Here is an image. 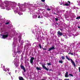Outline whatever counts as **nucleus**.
<instances>
[{
  "label": "nucleus",
  "instance_id": "obj_1",
  "mask_svg": "<svg viewBox=\"0 0 80 80\" xmlns=\"http://www.w3.org/2000/svg\"><path fill=\"white\" fill-rule=\"evenodd\" d=\"M66 57L67 59V60H71V62L72 63V65H73V66H74V67H76V65H75V62H73L72 59H69V58H68V56H66Z\"/></svg>",
  "mask_w": 80,
  "mask_h": 80
},
{
  "label": "nucleus",
  "instance_id": "obj_2",
  "mask_svg": "<svg viewBox=\"0 0 80 80\" xmlns=\"http://www.w3.org/2000/svg\"><path fill=\"white\" fill-rule=\"evenodd\" d=\"M4 35L2 36V38L5 39V38H7L8 37V32H4Z\"/></svg>",
  "mask_w": 80,
  "mask_h": 80
},
{
  "label": "nucleus",
  "instance_id": "obj_3",
  "mask_svg": "<svg viewBox=\"0 0 80 80\" xmlns=\"http://www.w3.org/2000/svg\"><path fill=\"white\" fill-rule=\"evenodd\" d=\"M20 67H21V68L23 70L24 72H26V69H25V67H24V66L22 65V64H21Z\"/></svg>",
  "mask_w": 80,
  "mask_h": 80
},
{
  "label": "nucleus",
  "instance_id": "obj_4",
  "mask_svg": "<svg viewBox=\"0 0 80 80\" xmlns=\"http://www.w3.org/2000/svg\"><path fill=\"white\" fill-rule=\"evenodd\" d=\"M42 68H44V69H45V70H47V71H48L49 69H48V68H47V67H45V66L43 65V64L42 65Z\"/></svg>",
  "mask_w": 80,
  "mask_h": 80
},
{
  "label": "nucleus",
  "instance_id": "obj_5",
  "mask_svg": "<svg viewBox=\"0 0 80 80\" xmlns=\"http://www.w3.org/2000/svg\"><path fill=\"white\" fill-rule=\"evenodd\" d=\"M34 60V58L33 57H32L31 58L30 60V62L32 64H33Z\"/></svg>",
  "mask_w": 80,
  "mask_h": 80
},
{
  "label": "nucleus",
  "instance_id": "obj_6",
  "mask_svg": "<svg viewBox=\"0 0 80 80\" xmlns=\"http://www.w3.org/2000/svg\"><path fill=\"white\" fill-rule=\"evenodd\" d=\"M57 33L58 35L59 36H62L63 35V33L60 31H58V32H57Z\"/></svg>",
  "mask_w": 80,
  "mask_h": 80
},
{
  "label": "nucleus",
  "instance_id": "obj_7",
  "mask_svg": "<svg viewBox=\"0 0 80 80\" xmlns=\"http://www.w3.org/2000/svg\"><path fill=\"white\" fill-rule=\"evenodd\" d=\"M49 49L48 50V52H50V50H55V47H51L49 48Z\"/></svg>",
  "mask_w": 80,
  "mask_h": 80
},
{
  "label": "nucleus",
  "instance_id": "obj_8",
  "mask_svg": "<svg viewBox=\"0 0 80 80\" xmlns=\"http://www.w3.org/2000/svg\"><path fill=\"white\" fill-rule=\"evenodd\" d=\"M18 78L19 80H25L23 77H22L21 76H19L18 77Z\"/></svg>",
  "mask_w": 80,
  "mask_h": 80
},
{
  "label": "nucleus",
  "instance_id": "obj_9",
  "mask_svg": "<svg viewBox=\"0 0 80 80\" xmlns=\"http://www.w3.org/2000/svg\"><path fill=\"white\" fill-rule=\"evenodd\" d=\"M68 72H66V73H65V77H69V75H68Z\"/></svg>",
  "mask_w": 80,
  "mask_h": 80
},
{
  "label": "nucleus",
  "instance_id": "obj_10",
  "mask_svg": "<svg viewBox=\"0 0 80 80\" xmlns=\"http://www.w3.org/2000/svg\"><path fill=\"white\" fill-rule=\"evenodd\" d=\"M36 69L38 70H41V68H39L38 67H36Z\"/></svg>",
  "mask_w": 80,
  "mask_h": 80
},
{
  "label": "nucleus",
  "instance_id": "obj_11",
  "mask_svg": "<svg viewBox=\"0 0 80 80\" xmlns=\"http://www.w3.org/2000/svg\"><path fill=\"white\" fill-rule=\"evenodd\" d=\"M61 58L62 60H65V58L64 56L61 57Z\"/></svg>",
  "mask_w": 80,
  "mask_h": 80
},
{
  "label": "nucleus",
  "instance_id": "obj_12",
  "mask_svg": "<svg viewBox=\"0 0 80 80\" xmlns=\"http://www.w3.org/2000/svg\"><path fill=\"white\" fill-rule=\"evenodd\" d=\"M70 54H71V55H73V53H71L70 52H69L68 53V55H70Z\"/></svg>",
  "mask_w": 80,
  "mask_h": 80
},
{
  "label": "nucleus",
  "instance_id": "obj_13",
  "mask_svg": "<svg viewBox=\"0 0 80 80\" xmlns=\"http://www.w3.org/2000/svg\"><path fill=\"white\" fill-rule=\"evenodd\" d=\"M4 3L5 4H7V3H8V2L7 1H5L4 2Z\"/></svg>",
  "mask_w": 80,
  "mask_h": 80
},
{
  "label": "nucleus",
  "instance_id": "obj_14",
  "mask_svg": "<svg viewBox=\"0 0 80 80\" xmlns=\"http://www.w3.org/2000/svg\"><path fill=\"white\" fill-rule=\"evenodd\" d=\"M22 51L19 50L17 51V53H20Z\"/></svg>",
  "mask_w": 80,
  "mask_h": 80
},
{
  "label": "nucleus",
  "instance_id": "obj_15",
  "mask_svg": "<svg viewBox=\"0 0 80 80\" xmlns=\"http://www.w3.org/2000/svg\"><path fill=\"white\" fill-rule=\"evenodd\" d=\"M59 63H63V61H62V60L59 61Z\"/></svg>",
  "mask_w": 80,
  "mask_h": 80
},
{
  "label": "nucleus",
  "instance_id": "obj_16",
  "mask_svg": "<svg viewBox=\"0 0 80 80\" xmlns=\"http://www.w3.org/2000/svg\"><path fill=\"white\" fill-rule=\"evenodd\" d=\"M64 6H69V4L68 3L65 4H64Z\"/></svg>",
  "mask_w": 80,
  "mask_h": 80
},
{
  "label": "nucleus",
  "instance_id": "obj_17",
  "mask_svg": "<svg viewBox=\"0 0 80 80\" xmlns=\"http://www.w3.org/2000/svg\"><path fill=\"white\" fill-rule=\"evenodd\" d=\"M76 19H80V16H79L78 17H77L76 18Z\"/></svg>",
  "mask_w": 80,
  "mask_h": 80
},
{
  "label": "nucleus",
  "instance_id": "obj_18",
  "mask_svg": "<svg viewBox=\"0 0 80 80\" xmlns=\"http://www.w3.org/2000/svg\"><path fill=\"white\" fill-rule=\"evenodd\" d=\"M18 37L19 38V39H21V38H22V37H21V36H19Z\"/></svg>",
  "mask_w": 80,
  "mask_h": 80
},
{
  "label": "nucleus",
  "instance_id": "obj_19",
  "mask_svg": "<svg viewBox=\"0 0 80 80\" xmlns=\"http://www.w3.org/2000/svg\"><path fill=\"white\" fill-rule=\"evenodd\" d=\"M47 64L48 65V66L51 65V63H47Z\"/></svg>",
  "mask_w": 80,
  "mask_h": 80
},
{
  "label": "nucleus",
  "instance_id": "obj_20",
  "mask_svg": "<svg viewBox=\"0 0 80 80\" xmlns=\"http://www.w3.org/2000/svg\"><path fill=\"white\" fill-rule=\"evenodd\" d=\"M47 10H48V11H50L51 10V9L50 8H48L47 9Z\"/></svg>",
  "mask_w": 80,
  "mask_h": 80
},
{
  "label": "nucleus",
  "instance_id": "obj_21",
  "mask_svg": "<svg viewBox=\"0 0 80 80\" xmlns=\"http://www.w3.org/2000/svg\"><path fill=\"white\" fill-rule=\"evenodd\" d=\"M39 47H40V48H42V46H41V45H40V44H39Z\"/></svg>",
  "mask_w": 80,
  "mask_h": 80
},
{
  "label": "nucleus",
  "instance_id": "obj_22",
  "mask_svg": "<svg viewBox=\"0 0 80 80\" xmlns=\"http://www.w3.org/2000/svg\"><path fill=\"white\" fill-rule=\"evenodd\" d=\"M69 75H70V76H71L72 77H73V75L72 74H69Z\"/></svg>",
  "mask_w": 80,
  "mask_h": 80
},
{
  "label": "nucleus",
  "instance_id": "obj_23",
  "mask_svg": "<svg viewBox=\"0 0 80 80\" xmlns=\"http://www.w3.org/2000/svg\"><path fill=\"white\" fill-rule=\"evenodd\" d=\"M5 25H8L9 24V22H7L5 23Z\"/></svg>",
  "mask_w": 80,
  "mask_h": 80
},
{
  "label": "nucleus",
  "instance_id": "obj_24",
  "mask_svg": "<svg viewBox=\"0 0 80 80\" xmlns=\"http://www.w3.org/2000/svg\"><path fill=\"white\" fill-rule=\"evenodd\" d=\"M6 69L8 70V72H9V71H10V69L8 68H7Z\"/></svg>",
  "mask_w": 80,
  "mask_h": 80
},
{
  "label": "nucleus",
  "instance_id": "obj_25",
  "mask_svg": "<svg viewBox=\"0 0 80 80\" xmlns=\"http://www.w3.org/2000/svg\"><path fill=\"white\" fill-rule=\"evenodd\" d=\"M55 20L56 21H58V18H55Z\"/></svg>",
  "mask_w": 80,
  "mask_h": 80
},
{
  "label": "nucleus",
  "instance_id": "obj_26",
  "mask_svg": "<svg viewBox=\"0 0 80 80\" xmlns=\"http://www.w3.org/2000/svg\"><path fill=\"white\" fill-rule=\"evenodd\" d=\"M42 49L44 50H47V49L46 48H42Z\"/></svg>",
  "mask_w": 80,
  "mask_h": 80
},
{
  "label": "nucleus",
  "instance_id": "obj_27",
  "mask_svg": "<svg viewBox=\"0 0 80 80\" xmlns=\"http://www.w3.org/2000/svg\"><path fill=\"white\" fill-rule=\"evenodd\" d=\"M41 1L42 2H44L45 1V0H41Z\"/></svg>",
  "mask_w": 80,
  "mask_h": 80
},
{
  "label": "nucleus",
  "instance_id": "obj_28",
  "mask_svg": "<svg viewBox=\"0 0 80 80\" xmlns=\"http://www.w3.org/2000/svg\"><path fill=\"white\" fill-rule=\"evenodd\" d=\"M20 41H21V39H19V42H20Z\"/></svg>",
  "mask_w": 80,
  "mask_h": 80
},
{
  "label": "nucleus",
  "instance_id": "obj_29",
  "mask_svg": "<svg viewBox=\"0 0 80 80\" xmlns=\"http://www.w3.org/2000/svg\"><path fill=\"white\" fill-rule=\"evenodd\" d=\"M79 72H80V67L78 68Z\"/></svg>",
  "mask_w": 80,
  "mask_h": 80
},
{
  "label": "nucleus",
  "instance_id": "obj_30",
  "mask_svg": "<svg viewBox=\"0 0 80 80\" xmlns=\"http://www.w3.org/2000/svg\"><path fill=\"white\" fill-rule=\"evenodd\" d=\"M68 3H69V4H70V1H68Z\"/></svg>",
  "mask_w": 80,
  "mask_h": 80
},
{
  "label": "nucleus",
  "instance_id": "obj_31",
  "mask_svg": "<svg viewBox=\"0 0 80 80\" xmlns=\"http://www.w3.org/2000/svg\"><path fill=\"white\" fill-rule=\"evenodd\" d=\"M4 71H5L6 72H7V70H6V69L4 70Z\"/></svg>",
  "mask_w": 80,
  "mask_h": 80
},
{
  "label": "nucleus",
  "instance_id": "obj_32",
  "mask_svg": "<svg viewBox=\"0 0 80 80\" xmlns=\"http://www.w3.org/2000/svg\"><path fill=\"white\" fill-rule=\"evenodd\" d=\"M65 80H69V79H65Z\"/></svg>",
  "mask_w": 80,
  "mask_h": 80
},
{
  "label": "nucleus",
  "instance_id": "obj_33",
  "mask_svg": "<svg viewBox=\"0 0 80 80\" xmlns=\"http://www.w3.org/2000/svg\"><path fill=\"white\" fill-rule=\"evenodd\" d=\"M38 18H40V16H39L38 17Z\"/></svg>",
  "mask_w": 80,
  "mask_h": 80
},
{
  "label": "nucleus",
  "instance_id": "obj_34",
  "mask_svg": "<svg viewBox=\"0 0 80 80\" xmlns=\"http://www.w3.org/2000/svg\"><path fill=\"white\" fill-rule=\"evenodd\" d=\"M5 6L6 7H8V6L7 5Z\"/></svg>",
  "mask_w": 80,
  "mask_h": 80
},
{
  "label": "nucleus",
  "instance_id": "obj_35",
  "mask_svg": "<svg viewBox=\"0 0 80 80\" xmlns=\"http://www.w3.org/2000/svg\"><path fill=\"white\" fill-rule=\"evenodd\" d=\"M75 62H76V63H78V61H75Z\"/></svg>",
  "mask_w": 80,
  "mask_h": 80
},
{
  "label": "nucleus",
  "instance_id": "obj_36",
  "mask_svg": "<svg viewBox=\"0 0 80 80\" xmlns=\"http://www.w3.org/2000/svg\"><path fill=\"white\" fill-rule=\"evenodd\" d=\"M41 80H45V79H42Z\"/></svg>",
  "mask_w": 80,
  "mask_h": 80
},
{
  "label": "nucleus",
  "instance_id": "obj_37",
  "mask_svg": "<svg viewBox=\"0 0 80 80\" xmlns=\"http://www.w3.org/2000/svg\"><path fill=\"white\" fill-rule=\"evenodd\" d=\"M51 70H52V69H49V71H51Z\"/></svg>",
  "mask_w": 80,
  "mask_h": 80
},
{
  "label": "nucleus",
  "instance_id": "obj_38",
  "mask_svg": "<svg viewBox=\"0 0 80 80\" xmlns=\"http://www.w3.org/2000/svg\"><path fill=\"white\" fill-rule=\"evenodd\" d=\"M54 14H55V15H56V13H55V12L54 13Z\"/></svg>",
  "mask_w": 80,
  "mask_h": 80
},
{
  "label": "nucleus",
  "instance_id": "obj_39",
  "mask_svg": "<svg viewBox=\"0 0 80 80\" xmlns=\"http://www.w3.org/2000/svg\"><path fill=\"white\" fill-rule=\"evenodd\" d=\"M10 73H10V72H9V75H10Z\"/></svg>",
  "mask_w": 80,
  "mask_h": 80
},
{
  "label": "nucleus",
  "instance_id": "obj_40",
  "mask_svg": "<svg viewBox=\"0 0 80 80\" xmlns=\"http://www.w3.org/2000/svg\"><path fill=\"white\" fill-rule=\"evenodd\" d=\"M57 25H58V23H57Z\"/></svg>",
  "mask_w": 80,
  "mask_h": 80
},
{
  "label": "nucleus",
  "instance_id": "obj_41",
  "mask_svg": "<svg viewBox=\"0 0 80 80\" xmlns=\"http://www.w3.org/2000/svg\"><path fill=\"white\" fill-rule=\"evenodd\" d=\"M3 9H5V8H3Z\"/></svg>",
  "mask_w": 80,
  "mask_h": 80
}]
</instances>
